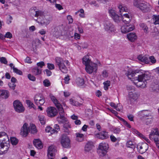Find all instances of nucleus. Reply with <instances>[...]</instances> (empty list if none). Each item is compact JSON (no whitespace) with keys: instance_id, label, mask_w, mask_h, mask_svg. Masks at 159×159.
I'll list each match as a JSON object with an SVG mask.
<instances>
[{"instance_id":"1","label":"nucleus","mask_w":159,"mask_h":159,"mask_svg":"<svg viewBox=\"0 0 159 159\" xmlns=\"http://www.w3.org/2000/svg\"><path fill=\"white\" fill-rule=\"evenodd\" d=\"M139 72L137 70H133L129 69L125 74L129 79H132L134 84L138 87L144 88L146 87L147 82L146 81L150 78V75L144 73L138 74L137 76L134 77Z\"/></svg>"},{"instance_id":"2","label":"nucleus","mask_w":159,"mask_h":159,"mask_svg":"<svg viewBox=\"0 0 159 159\" xmlns=\"http://www.w3.org/2000/svg\"><path fill=\"white\" fill-rule=\"evenodd\" d=\"M49 96L51 100L58 108L59 111V116L57 117V120L59 123H64L66 121V120L65 117L64 109L62 107L61 105L54 96L52 94H50Z\"/></svg>"},{"instance_id":"3","label":"nucleus","mask_w":159,"mask_h":159,"mask_svg":"<svg viewBox=\"0 0 159 159\" xmlns=\"http://www.w3.org/2000/svg\"><path fill=\"white\" fill-rule=\"evenodd\" d=\"M127 90L128 92L127 96L128 101L131 104H134L137 102L139 95L135 91V88L133 86H128Z\"/></svg>"},{"instance_id":"4","label":"nucleus","mask_w":159,"mask_h":159,"mask_svg":"<svg viewBox=\"0 0 159 159\" xmlns=\"http://www.w3.org/2000/svg\"><path fill=\"white\" fill-rule=\"evenodd\" d=\"M27 124L25 123L21 129L20 134L24 137L27 136L29 132L32 134H35L37 132L35 125L34 124H30V128Z\"/></svg>"},{"instance_id":"5","label":"nucleus","mask_w":159,"mask_h":159,"mask_svg":"<svg viewBox=\"0 0 159 159\" xmlns=\"http://www.w3.org/2000/svg\"><path fill=\"white\" fill-rule=\"evenodd\" d=\"M133 5L143 12H147L150 10V5L149 3L140 0H134Z\"/></svg>"},{"instance_id":"6","label":"nucleus","mask_w":159,"mask_h":159,"mask_svg":"<svg viewBox=\"0 0 159 159\" xmlns=\"http://www.w3.org/2000/svg\"><path fill=\"white\" fill-rule=\"evenodd\" d=\"M102 64L100 61L96 63L92 62L85 67L86 72L89 74H96L98 71V67L101 66Z\"/></svg>"},{"instance_id":"7","label":"nucleus","mask_w":159,"mask_h":159,"mask_svg":"<svg viewBox=\"0 0 159 159\" xmlns=\"http://www.w3.org/2000/svg\"><path fill=\"white\" fill-rule=\"evenodd\" d=\"M149 138L151 140H154L157 147L159 150V132L158 129H152L149 134Z\"/></svg>"},{"instance_id":"8","label":"nucleus","mask_w":159,"mask_h":159,"mask_svg":"<svg viewBox=\"0 0 159 159\" xmlns=\"http://www.w3.org/2000/svg\"><path fill=\"white\" fill-rule=\"evenodd\" d=\"M109 145L107 143L102 142L99 144L97 152L99 156H104L107 152Z\"/></svg>"},{"instance_id":"9","label":"nucleus","mask_w":159,"mask_h":159,"mask_svg":"<svg viewBox=\"0 0 159 159\" xmlns=\"http://www.w3.org/2000/svg\"><path fill=\"white\" fill-rule=\"evenodd\" d=\"M104 29L108 33H115L116 29L115 25L109 20H105L103 23Z\"/></svg>"},{"instance_id":"10","label":"nucleus","mask_w":159,"mask_h":159,"mask_svg":"<svg viewBox=\"0 0 159 159\" xmlns=\"http://www.w3.org/2000/svg\"><path fill=\"white\" fill-rule=\"evenodd\" d=\"M56 65L57 66L59 70L63 73H67L68 69L64 64V60L62 58L57 57L55 58Z\"/></svg>"},{"instance_id":"11","label":"nucleus","mask_w":159,"mask_h":159,"mask_svg":"<svg viewBox=\"0 0 159 159\" xmlns=\"http://www.w3.org/2000/svg\"><path fill=\"white\" fill-rule=\"evenodd\" d=\"M60 142L64 148H70V140L69 137L65 134H62L61 137Z\"/></svg>"},{"instance_id":"12","label":"nucleus","mask_w":159,"mask_h":159,"mask_svg":"<svg viewBox=\"0 0 159 159\" xmlns=\"http://www.w3.org/2000/svg\"><path fill=\"white\" fill-rule=\"evenodd\" d=\"M52 20L51 17L48 15H46L39 20L36 21L42 26H46L48 25Z\"/></svg>"},{"instance_id":"13","label":"nucleus","mask_w":159,"mask_h":159,"mask_svg":"<svg viewBox=\"0 0 159 159\" xmlns=\"http://www.w3.org/2000/svg\"><path fill=\"white\" fill-rule=\"evenodd\" d=\"M13 106L15 111L18 112H22L24 111V107L19 100H16L14 102Z\"/></svg>"},{"instance_id":"14","label":"nucleus","mask_w":159,"mask_h":159,"mask_svg":"<svg viewBox=\"0 0 159 159\" xmlns=\"http://www.w3.org/2000/svg\"><path fill=\"white\" fill-rule=\"evenodd\" d=\"M34 101L35 104L38 106H42L45 103L44 98L41 94H36L35 96Z\"/></svg>"},{"instance_id":"15","label":"nucleus","mask_w":159,"mask_h":159,"mask_svg":"<svg viewBox=\"0 0 159 159\" xmlns=\"http://www.w3.org/2000/svg\"><path fill=\"white\" fill-rule=\"evenodd\" d=\"M47 116L50 117L56 116L58 113L57 110L54 107H48L46 110Z\"/></svg>"},{"instance_id":"16","label":"nucleus","mask_w":159,"mask_h":159,"mask_svg":"<svg viewBox=\"0 0 159 159\" xmlns=\"http://www.w3.org/2000/svg\"><path fill=\"white\" fill-rule=\"evenodd\" d=\"M62 28L60 27L57 26L55 27L52 30V32L53 35L57 38L60 36L63 35Z\"/></svg>"},{"instance_id":"17","label":"nucleus","mask_w":159,"mask_h":159,"mask_svg":"<svg viewBox=\"0 0 159 159\" xmlns=\"http://www.w3.org/2000/svg\"><path fill=\"white\" fill-rule=\"evenodd\" d=\"M96 136L97 138L99 139L105 140L108 138L109 135L107 132L103 130L98 133L96 134Z\"/></svg>"},{"instance_id":"18","label":"nucleus","mask_w":159,"mask_h":159,"mask_svg":"<svg viewBox=\"0 0 159 159\" xmlns=\"http://www.w3.org/2000/svg\"><path fill=\"white\" fill-rule=\"evenodd\" d=\"M134 29V26L133 25H124L121 28V31L122 33H125L131 31Z\"/></svg>"},{"instance_id":"19","label":"nucleus","mask_w":159,"mask_h":159,"mask_svg":"<svg viewBox=\"0 0 159 159\" xmlns=\"http://www.w3.org/2000/svg\"><path fill=\"white\" fill-rule=\"evenodd\" d=\"M148 145L145 143L142 144H138L137 146V148L139 150V152L141 154L145 152L148 149Z\"/></svg>"},{"instance_id":"20","label":"nucleus","mask_w":159,"mask_h":159,"mask_svg":"<svg viewBox=\"0 0 159 159\" xmlns=\"http://www.w3.org/2000/svg\"><path fill=\"white\" fill-rule=\"evenodd\" d=\"M127 37L128 40L131 42H134L137 39V36L134 33L131 32L127 34Z\"/></svg>"},{"instance_id":"21","label":"nucleus","mask_w":159,"mask_h":159,"mask_svg":"<svg viewBox=\"0 0 159 159\" xmlns=\"http://www.w3.org/2000/svg\"><path fill=\"white\" fill-rule=\"evenodd\" d=\"M6 143L0 142V154L5 153L7 152L8 147L7 145H5Z\"/></svg>"},{"instance_id":"22","label":"nucleus","mask_w":159,"mask_h":159,"mask_svg":"<svg viewBox=\"0 0 159 159\" xmlns=\"http://www.w3.org/2000/svg\"><path fill=\"white\" fill-rule=\"evenodd\" d=\"M92 62L89 56L88 55L84 56L82 58V63L85 67Z\"/></svg>"},{"instance_id":"23","label":"nucleus","mask_w":159,"mask_h":159,"mask_svg":"<svg viewBox=\"0 0 159 159\" xmlns=\"http://www.w3.org/2000/svg\"><path fill=\"white\" fill-rule=\"evenodd\" d=\"M9 96V92L8 91L6 90H0V98L7 99Z\"/></svg>"},{"instance_id":"24","label":"nucleus","mask_w":159,"mask_h":159,"mask_svg":"<svg viewBox=\"0 0 159 159\" xmlns=\"http://www.w3.org/2000/svg\"><path fill=\"white\" fill-rule=\"evenodd\" d=\"M139 115L144 117H148L151 116V112L148 110H143L138 112Z\"/></svg>"},{"instance_id":"25","label":"nucleus","mask_w":159,"mask_h":159,"mask_svg":"<svg viewBox=\"0 0 159 159\" xmlns=\"http://www.w3.org/2000/svg\"><path fill=\"white\" fill-rule=\"evenodd\" d=\"M33 142L34 146L38 149H41L43 148L42 142L39 139H34Z\"/></svg>"},{"instance_id":"26","label":"nucleus","mask_w":159,"mask_h":159,"mask_svg":"<svg viewBox=\"0 0 159 159\" xmlns=\"http://www.w3.org/2000/svg\"><path fill=\"white\" fill-rule=\"evenodd\" d=\"M93 143L92 142H88L85 146L84 150L87 152H89L94 148Z\"/></svg>"},{"instance_id":"27","label":"nucleus","mask_w":159,"mask_h":159,"mask_svg":"<svg viewBox=\"0 0 159 159\" xmlns=\"http://www.w3.org/2000/svg\"><path fill=\"white\" fill-rule=\"evenodd\" d=\"M131 17L128 14H124L122 16V21L125 24H128L130 22Z\"/></svg>"},{"instance_id":"28","label":"nucleus","mask_w":159,"mask_h":159,"mask_svg":"<svg viewBox=\"0 0 159 159\" xmlns=\"http://www.w3.org/2000/svg\"><path fill=\"white\" fill-rule=\"evenodd\" d=\"M32 11H33L35 12V14L34 16L35 17H38V20H39L45 16L44 15V12L41 11H35L34 10H32Z\"/></svg>"},{"instance_id":"29","label":"nucleus","mask_w":159,"mask_h":159,"mask_svg":"<svg viewBox=\"0 0 159 159\" xmlns=\"http://www.w3.org/2000/svg\"><path fill=\"white\" fill-rule=\"evenodd\" d=\"M137 58L139 61L142 62L147 63L149 62L148 57L147 56L140 55Z\"/></svg>"},{"instance_id":"30","label":"nucleus","mask_w":159,"mask_h":159,"mask_svg":"<svg viewBox=\"0 0 159 159\" xmlns=\"http://www.w3.org/2000/svg\"><path fill=\"white\" fill-rule=\"evenodd\" d=\"M56 149L54 146L52 145L50 146L48 148V156L50 157H53L54 154L55 152Z\"/></svg>"},{"instance_id":"31","label":"nucleus","mask_w":159,"mask_h":159,"mask_svg":"<svg viewBox=\"0 0 159 159\" xmlns=\"http://www.w3.org/2000/svg\"><path fill=\"white\" fill-rule=\"evenodd\" d=\"M76 136V140L78 142H82L84 139V135L83 134L79 133H76L75 134Z\"/></svg>"},{"instance_id":"32","label":"nucleus","mask_w":159,"mask_h":159,"mask_svg":"<svg viewBox=\"0 0 159 159\" xmlns=\"http://www.w3.org/2000/svg\"><path fill=\"white\" fill-rule=\"evenodd\" d=\"M42 72L41 69H40L37 67H35L32 69V72L33 74L35 75H38L40 74Z\"/></svg>"},{"instance_id":"33","label":"nucleus","mask_w":159,"mask_h":159,"mask_svg":"<svg viewBox=\"0 0 159 159\" xmlns=\"http://www.w3.org/2000/svg\"><path fill=\"white\" fill-rule=\"evenodd\" d=\"M3 137H2L0 139V142L2 143H7V142H8L9 141V137L7 135H6L3 136Z\"/></svg>"},{"instance_id":"34","label":"nucleus","mask_w":159,"mask_h":159,"mask_svg":"<svg viewBox=\"0 0 159 159\" xmlns=\"http://www.w3.org/2000/svg\"><path fill=\"white\" fill-rule=\"evenodd\" d=\"M113 19L115 22L118 23L122 21V15H121L120 16L117 14L115 17H113Z\"/></svg>"},{"instance_id":"35","label":"nucleus","mask_w":159,"mask_h":159,"mask_svg":"<svg viewBox=\"0 0 159 159\" xmlns=\"http://www.w3.org/2000/svg\"><path fill=\"white\" fill-rule=\"evenodd\" d=\"M118 8L119 9V11L120 13L123 12H127L128 9L127 8L125 7L123 5H119L118 7Z\"/></svg>"},{"instance_id":"36","label":"nucleus","mask_w":159,"mask_h":159,"mask_svg":"<svg viewBox=\"0 0 159 159\" xmlns=\"http://www.w3.org/2000/svg\"><path fill=\"white\" fill-rule=\"evenodd\" d=\"M139 26L144 31L145 33L147 34L148 33V28L145 24L144 23H141L140 24Z\"/></svg>"},{"instance_id":"37","label":"nucleus","mask_w":159,"mask_h":159,"mask_svg":"<svg viewBox=\"0 0 159 159\" xmlns=\"http://www.w3.org/2000/svg\"><path fill=\"white\" fill-rule=\"evenodd\" d=\"M152 19L155 25L159 24V16L154 15L152 16Z\"/></svg>"},{"instance_id":"38","label":"nucleus","mask_w":159,"mask_h":159,"mask_svg":"<svg viewBox=\"0 0 159 159\" xmlns=\"http://www.w3.org/2000/svg\"><path fill=\"white\" fill-rule=\"evenodd\" d=\"M59 130L60 127L57 124H56L54 125V129H52V131L51 132V134H57Z\"/></svg>"},{"instance_id":"39","label":"nucleus","mask_w":159,"mask_h":159,"mask_svg":"<svg viewBox=\"0 0 159 159\" xmlns=\"http://www.w3.org/2000/svg\"><path fill=\"white\" fill-rule=\"evenodd\" d=\"M76 82L77 84L79 86H82L84 84V80L80 78L77 79Z\"/></svg>"},{"instance_id":"40","label":"nucleus","mask_w":159,"mask_h":159,"mask_svg":"<svg viewBox=\"0 0 159 159\" xmlns=\"http://www.w3.org/2000/svg\"><path fill=\"white\" fill-rule=\"evenodd\" d=\"M126 145L127 147L131 148L134 149L135 147V145L133 144V142L131 141H128L127 142Z\"/></svg>"},{"instance_id":"41","label":"nucleus","mask_w":159,"mask_h":159,"mask_svg":"<svg viewBox=\"0 0 159 159\" xmlns=\"http://www.w3.org/2000/svg\"><path fill=\"white\" fill-rule=\"evenodd\" d=\"M104 89L107 90L108 89V87L110 86L111 82L110 81L107 80L103 83Z\"/></svg>"},{"instance_id":"42","label":"nucleus","mask_w":159,"mask_h":159,"mask_svg":"<svg viewBox=\"0 0 159 159\" xmlns=\"http://www.w3.org/2000/svg\"><path fill=\"white\" fill-rule=\"evenodd\" d=\"M110 105L112 107H113L114 108L116 109L117 111H120L121 110V107L120 108H118V105H116L114 103L111 102L110 103Z\"/></svg>"},{"instance_id":"43","label":"nucleus","mask_w":159,"mask_h":159,"mask_svg":"<svg viewBox=\"0 0 159 159\" xmlns=\"http://www.w3.org/2000/svg\"><path fill=\"white\" fill-rule=\"evenodd\" d=\"M39 119L42 124H44L45 123V121L44 117L43 116L40 115L38 116Z\"/></svg>"},{"instance_id":"44","label":"nucleus","mask_w":159,"mask_h":159,"mask_svg":"<svg viewBox=\"0 0 159 159\" xmlns=\"http://www.w3.org/2000/svg\"><path fill=\"white\" fill-rule=\"evenodd\" d=\"M11 142L13 145H16L18 143V140L16 138L13 137L11 138Z\"/></svg>"},{"instance_id":"45","label":"nucleus","mask_w":159,"mask_h":159,"mask_svg":"<svg viewBox=\"0 0 159 159\" xmlns=\"http://www.w3.org/2000/svg\"><path fill=\"white\" fill-rule=\"evenodd\" d=\"M109 13L110 16L112 19H113V17H115V16L117 15L115 11L112 9H110L109 10Z\"/></svg>"},{"instance_id":"46","label":"nucleus","mask_w":159,"mask_h":159,"mask_svg":"<svg viewBox=\"0 0 159 159\" xmlns=\"http://www.w3.org/2000/svg\"><path fill=\"white\" fill-rule=\"evenodd\" d=\"M69 101L70 103L73 105L78 106L79 105V102L72 98L70 99Z\"/></svg>"},{"instance_id":"47","label":"nucleus","mask_w":159,"mask_h":159,"mask_svg":"<svg viewBox=\"0 0 159 159\" xmlns=\"http://www.w3.org/2000/svg\"><path fill=\"white\" fill-rule=\"evenodd\" d=\"M26 103H27V104L28 105L30 108H33L34 109H35L36 108L34 104L31 102L30 100H26Z\"/></svg>"},{"instance_id":"48","label":"nucleus","mask_w":159,"mask_h":159,"mask_svg":"<svg viewBox=\"0 0 159 159\" xmlns=\"http://www.w3.org/2000/svg\"><path fill=\"white\" fill-rule=\"evenodd\" d=\"M13 72L16 74L20 75H22V72L20 70H19L17 68L15 67L14 66H13Z\"/></svg>"},{"instance_id":"49","label":"nucleus","mask_w":159,"mask_h":159,"mask_svg":"<svg viewBox=\"0 0 159 159\" xmlns=\"http://www.w3.org/2000/svg\"><path fill=\"white\" fill-rule=\"evenodd\" d=\"M120 120L123 122V125H124L126 127L129 128H131V126L124 119L121 118Z\"/></svg>"},{"instance_id":"50","label":"nucleus","mask_w":159,"mask_h":159,"mask_svg":"<svg viewBox=\"0 0 159 159\" xmlns=\"http://www.w3.org/2000/svg\"><path fill=\"white\" fill-rule=\"evenodd\" d=\"M70 128V126L68 124L66 123L64 125V131L68 133L69 130H68V128Z\"/></svg>"},{"instance_id":"51","label":"nucleus","mask_w":159,"mask_h":159,"mask_svg":"<svg viewBox=\"0 0 159 159\" xmlns=\"http://www.w3.org/2000/svg\"><path fill=\"white\" fill-rule=\"evenodd\" d=\"M43 84L45 87H48L51 84L49 80L47 79L43 81Z\"/></svg>"},{"instance_id":"52","label":"nucleus","mask_w":159,"mask_h":159,"mask_svg":"<svg viewBox=\"0 0 159 159\" xmlns=\"http://www.w3.org/2000/svg\"><path fill=\"white\" fill-rule=\"evenodd\" d=\"M12 34L10 32H7L6 33L5 36H4V38H7L11 39L12 38Z\"/></svg>"},{"instance_id":"53","label":"nucleus","mask_w":159,"mask_h":159,"mask_svg":"<svg viewBox=\"0 0 159 159\" xmlns=\"http://www.w3.org/2000/svg\"><path fill=\"white\" fill-rule=\"evenodd\" d=\"M0 61L1 63L6 64L7 63L6 59L4 57H2L0 59Z\"/></svg>"},{"instance_id":"54","label":"nucleus","mask_w":159,"mask_h":159,"mask_svg":"<svg viewBox=\"0 0 159 159\" xmlns=\"http://www.w3.org/2000/svg\"><path fill=\"white\" fill-rule=\"evenodd\" d=\"M47 67L49 70H53L54 69V66L53 64L48 63L47 64Z\"/></svg>"},{"instance_id":"55","label":"nucleus","mask_w":159,"mask_h":159,"mask_svg":"<svg viewBox=\"0 0 159 159\" xmlns=\"http://www.w3.org/2000/svg\"><path fill=\"white\" fill-rule=\"evenodd\" d=\"M8 86L11 89H14L16 86V85L14 83H9L8 84Z\"/></svg>"},{"instance_id":"56","label":"nucleus","mask_w":159,"mask_h":159,"mask_svg":"<svg viewBox=\"0 0 159 159\" xmlns=\"http://www.w3.org/2000/svg\"><path fill=\"white\" fill-rule=\"evenodd\" d=\"M28 77L29 79L31 80L34 81L35 80V77L30 74L28 75Z\"/></svg>"},{"instance_id":"57","label":"nucleus","mask_w":159,"mask_h":159,"mask_svg":"<svg viewBox=\"0 0 159 159\" xmlns=\"http://www.w3.org/2000/svg\"><path fill=\"white\" fill-rule=\"evenodd\" d=\"M149 59L150 60L151 62L153 64V63H156V60L155 59L154 57L153 56H150L149 57Z\"/></svg>"},{"instance_id":"58","label":"nucleus","mask_w":159,"mask_h":159,"mask_svg":"<svg viewBox=\"0 0 159 159\" xmlns=\"http://www.w3.org/2000/svg\"><path fill=\"white\" fill-rule=\"evenodd\" d=\"M102 75L103 77L106 78L108 77V73L107 70H104L102 71Z\"/></svg>"},{"instance_id":"59","label":"nucleus","mask_w":159,"mask_h":159,"mask_svg":"<svg viewBox=\"0 0 159 159\" xmlns=\"http://www.w3.org/2000/svg\"><path fill=\"white\" fill-rule=\"evenodd\" d=\"M38 33L41 35H43L46 34V31L44 29H42L39 31Z\"/></svg>"},{"instance_id":"60","label":"nucleus","mask_w":159,"mask_h":159,"mask_svg":"<svg viewBox=\"0 0 159 159\" xmlns=\"http://www.w3.org/2000/svg\"><path fill=\"white\" fill-rule=\"evenodd\" d=\"M70 79L69 76L67 75L64 79L65 83L66 84H68L69 83V80H70Z\"/></svg>"},{"instance_id":"61","label":"nucleus","mask_w":159,"mask_h":159,"mask_svg":"<svg viewBox=\"0 0 159 159\" xmlns=\"http://www.w3.org/2000/svg\"><path fill=\"white\" fill-rule=\"evenodd\" d=\"M12 20V17L11 16H9L8 19L7 20V24H9L11 23Z\"/></svg>"},{"instance_id":"62","label":"nucleus","mask_w":159,"mask_h":159,"mask_svg":"<svg viewBox=\"0 0 159 159\" xmlns=\"http://www.w3.org/2000/svg\"><path fill=\"white\" fill-rule=\"evenodd\" d=\"M52 129L50 126H48L46 127L45 129V131L47 132H50L51 134V132L52 131Z\"/></svg>"},{"instance_id":"63","label":"nucleus","mask_w":159,"mask_h":159,"mask_svg":"<svg viewBox=\"0 0 159 159\" xmlns=\"http://www.w3.org/2000/svg\"><path fill=\"white\" fill-rule=\"evenodd\" d=\"M120 131L121 129L119 128H116L113 129V132L115 134H119Z\"/></svg>"},{"instance_id":"64","label":"nucleus","mask_w":159,"mask_h":159,"mask_svg":"<svg viewBox=\"0 0 159 159\" xmlns=\"http://www.w3.org/2000/svg\"><path fill=\"white\" fill-rule=\"evenodd\" d=\"M129 120L131 121H134V116L131 114H129L127 115Z\"/></svg>"}]
</instances>
